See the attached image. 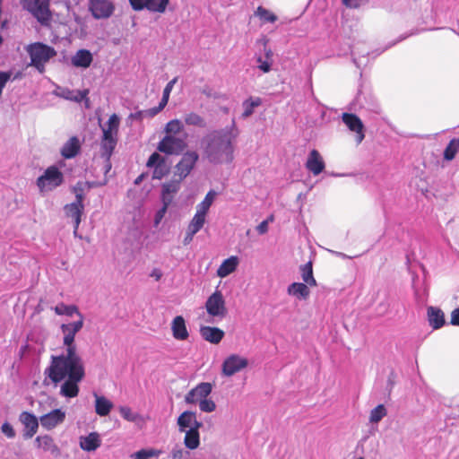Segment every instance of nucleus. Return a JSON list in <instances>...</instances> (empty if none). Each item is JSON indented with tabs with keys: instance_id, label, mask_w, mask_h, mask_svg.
Returning a JSON list of instances; mask_svg holds the SVG:
<instances>
[{
	"instance_id": "nucleus-1",
	"label": "nucleus",
	"mask_w": 459,
	"mask_h": 459,
	"mask_svg": "<svg viewBox=\"0 0 459 459\" xmlns=\"http://www.w3.org/2000/svg\"><path fill=\"white\" fill-rule=\"evenodd\" d=\"M85 377V367L78 352L65 351L52 355L49 365L44 369L43 385H60L59 394L65 398H74L79 394V383Z\"/></svg>"
},
{
	"instance_id": "nucleus-2",
	"label": "nucleus",
	"mask_w": 459,
	"mask_h": 459,
	"mask_svg": "<svg viewBox=\"0 0 459 459\" xmlns=\"http://www.w3.org/2000/svg\"><path fill=\"white\" fill-rule=\"evenodd\" d=\"M238 134V131L235 125L230 128L213 130L207 134L203 139V143L204 152L208 160L215 164L231 162Z\"/></svg>"
},
{
	"instance_id": "nucleus-3",
	"label": "nucleus",
	"mask_w": 459,
	"mask_h": 459,
	"mask_svg": "<svg viewBox=\"0 0 459 459\" xmlns=\"http://www.w3.org/2000/svg\"><path fill=\"white\" fill-rule=\"evenodd\" d=\"M26 51L30 57V65L36 67L39 73H43L45 71V65L56 56V51L54 48L41 42L28 45Z\"/></svg>"
},
{
	"instance_id": "nucleus-4",
	"label": "nucleus",
	"mask_w": 459,
	"mask_h": 459,
	"mask_svg": "<svg viewBox=\"0 0 459 459\" xmlns=\"http://www.w3.org/2000/svg\"><path fill=\"white\" fill-rule=\"evenodd\" d=\"M22 7L30 12L43 26H48L52 19L49 0H20Z\"/></svg>"
},
{
	"instance_id": "nucleus-5",
	"label": "nucleus",
	"mask_w": 459,
	"mask_h": 459,
	"mask_svg": "<svg viewBox=\"0 0 459 459\" xmlns=\"http://www.w3.org/2000/svg\"><path fill=\"white\" fill-rule=\"evenodd\" d=\"M74 192L75 194V201L66 204L65 206V212L66 215L72 218L74 221V233L76 235L78 231L79 225L81 223L82 214L84 210L83 205V183L78 182L74 187Z\"/></svg>"
},
{
	"instance_id": "nucleus-6",
	"label": "nucleus",
	"mask_w": 459,
	"mask_h": 459,
	"mask_svg": "<svg viewBox=\"0 0 459 459\" xmlns=\"http://www.w3.org/2000/svg\"><path fill=\"white\" fill-rule=\"evenodd\" d=\"M84 317L81 316L77 321L68 324H63L60 326L64 335L63 344L65 346V351L78 352L75 344V335L82 328Z\"/></svg>"
},
{
	"instance_id": "nucleus-7",
	"label": "nucleus",
	"mask_w": 459,
	"mask_h": 459,
	"mask_svg": "<svg viewBox=\"0 0 459 459\" xmlns=\"http://www.w3.org/2000/svg\"><path fill=\"white\" fill-rule=\"evenodd\" d=\"M63 181V173L56 166H50L45 170L43 175L38 178L37 186L40 192H43L59 186Z\"/></svg>"
},
{
	"instance_id": "nucleus-8",
	"label": "nucleus",
	"mask_w": 459,
	"mask_h": 459,
	"mask_svg": "<svg viewBox=\"0 0 459 459\" xmlns=\"http://www.w3.org/2000/svg\"><path fill=\"white\" fill-rule=\"evenodd\" d=\"M205 309L207 314L212 317L222 319L227 316L228 308L221 290H216L208 297L205 302Z\"/></svg>"
},
{
	"instance_id": "nucleus-9",
	"label": "nucleus",
	"mask_w": 459,
	"mask_h": 459,
	"mask_svg": "<svg viewBox=\"0 0 459 459\" xmlns=\"http://www.w3.org/2000/svg\"><path fill=\"white\" fill-rule=\"evenodd\" d=\"M186 147L187 143L185 139L168 134L159 142L157 149L167 155H179Z\"/></svg>"
},
{
	"instance_id": "nucleus-10",
	"label": "nucleus",
	"mask_w": 459,
	"mask_h": 459,
	"mask_svg": "<svg viewBox=\"0 0 459 459\" xmlns=\"http://www.w3.org/2000/svg\"><path fill=\"white\" fill-rule=\"evenodd\" d=\"M198 160L199 155L195 151L186 152L174 168V178L184 180L194 169Z\"/></svg>"
},
{
	"instance_id": "nucleus-11",
	"label": "nucleus",
	"mask_w": 459,
	"mask_h": 459,
	"mask_svg": "<svg viewBox=\"0 0 459 459\" xmlns=\"http://www.w3.org/2000/svg\"><path fill=\"white\" fill-rule=\"evenodd\" d=\"M342 120L350 131L355 133V142L357 144L362 143L365 138V126L361 119L355 114L343 113Z\"/></svg>"
},
{
	"instance_id": "nucleus-12",
	"label": "nucleus",
	"mask_w": 459,
	"mask_h": 459,
	"mask_svg": "<svg viewBox=\"0 0 459 459\" xmlns=\"http://www.w3.org/2000/svg\"><path fill=\"white\" fill-rule=\"evenodd\" d=\"M248 365V360L240 357L237 354H232L225 359L222 363V373L227 377H231L240 370L247 368Z\"/></svg>"
},
{
	"instance_id": "nucleus-13",
	"label": "nucleus",
	"mask_w": 459,
	"mask_h": 459,
	"mask_svg": "<svg viewBox=\"0 0 459 459\" xmlns=\"http://www.w3.org/2000/svg\"><path fill=\"white\" fill-rule=\"evenodd\" d=\"M212 390V386L210 383H200L186 394L185 402L187 404H199L203 400L210 395Z\"/></svg>"
},
{
	"instance_id": "nucleus-14",
	"label": "nucleus",
	"mask_w": 459,
	"mask_h": 459,
	"mask_svg": "<svg viewBox=\"0 0 459 459\" xmlns=\"http://www.w3.org/2000/svg\"><path fill=\"white\" fill-rule=\"evenodd\" d=\"M89 8L95 19H107L114 12V4L109 0H89Z\"/></svg>"
},
{
	"instance_id": "nucleus-15",
	"label": "nucleus",
	"mask_w": 459,
	"mask_h": 459,
	"mask_svg": "<svg viewBox=\"0 0 459 459\" xmlns=\"http://www.w3.org/2000/svg\"><path fill=\"white\" fill-rule=\"evenodd\" d=\"M19 420L23 425V433L22 437L25 439L31 438L38 431L39 429V418L38 419L34 414L29 411H22L19 415Z\"/></svg>"
},
{
	"instance_id": "nucleus-16",
	"label": "nucleus",
	"mask_w": 459,
	"mask_h": 459,
	"mask_svg": "<svg viewBox=\"0 0 459 459\" xmlns=\"http://www.w3.org/2000/svg\"><path fill=\"white\" fill-rule=\"evenodd\" d=\"M65 420V412L61 409H55L39 416V422L43 429L51 430Z\"/></svg>"
},
{
	"instance_id": "nucleus-17",
	"label": "nucleus",
	"mask_w": 459,
	"mask_h": 459,
	"mask_svg": "<svg viewBox=\"0 0 459 459\" xmlns=\"http://www.w3.org/2000/svg\"><path fill=\"white\" fill-rule=\"evenodd\" d=\"M306 168L315 176H317L324 171L325 164L317 150L314 149L309 152L306 162Z\"/></svg>"
},
{
	"instance_id": "nucleus-18",
	"label": "nucleus",
	"mask_w": 459,
	"mask_h": 459,
	"mask_svg": "<svg viewBox=\"0 0 459 459\" xmlns=\"http://www.w3.org/2000/svg\"><path fill=\"white\" fill-rule=\"evenodd\" d=\"M146 166L149 168L154 167L153 178L160 179L168 172L165 165V160L158 152H153L149 157Z\"/></svg>"
},
{
	"instance_id": "nucleus-19",
	"label": "nucleus",
	"mask_w": 459,
	"mask_h": 459,
	"mask_svg": "<svg viewBox=\"0 0 459 459\" xmlns=\"http://www.w3.org/2000/svg\"><path fill=\"white\" fill-rule=\"evenodd\" d=\"M35 445L37 448L44 452H48L56 457L60 455L59 447L55 443L54 439L48 435L37 437L35 438Z\"/></svg>"
},
{
	"instance_id": "nucleus-20",
	"label": "nucleus",
	"mask_w": 459,
	"mask_h": 459,
	"mask_svg": "<svg viewBox=\"0 0 459 459\" xmlns=\"http://www.w3.org/2000/svg\"><path fill=\"white\" fill-rule=\"evenodd\" d=\"M183 180H179L178 178H173L172 180L166 182L162 185L161 191V202L166 203L169 200V204H171L174 199V195L180 189V184Z\"/></svg>"
},
{
	"instance_id": "nucleus-21",
	"label": "nucleus",
	"mask_w": 459,
	"mask_h": 459,
	"mask_svg": "<svg viewBox=\"0 0 459 459\" xmlns=\"http://www.w3.org/2000/svg\"><path fill=\"white\" fill-rule=\"evenodd\" d=\"M200 334L206 342L218 344L223 339L225 333L223 330L215 326H201Z\"/></svg>"
},
{
	"instance_id": "nucleus-22",
	"label": "nucleus",
	"mask_w": 459,
	"mask_h": 459,
	"mask_svg": "<svg viewBox=\"0 0 459 459\" xmlns=\"http://www.w3.org/2000/svg\"><path fill=\"white\" fill-rule=\"evenodd\" d=\"M172 335L176 340L185 341L189 337L186 321L182 316L174 317L171 323Z\"/></svg>"
},
{
	"instance_id": "nucleus-23",
	"label": "nucleus",
	"mask_w": 459,
	"mask_h": 459,
	"mask_svg": "<svg viewBox=\"0 0 459 459\" xmlns=\"http://www.w3.org/2000/svg\"><path fill=\"white\" fill-rule=\"evenodd\" d=\"M203 426V423H196L195 427H191L188 430H186L184 437V445L190 450L196 449L200 445V434L199 429Z\"/></svg>"
},
{
	"instance_id": "nucleus-24",
	"label": "nucleus",
	"mask_w": 459,
	"mask_h": 459,
	"mask_svg": "<svg viewBox=\"0 0 459 459\" xmlns=\"http://www.w3.org/2000/svg\"><path fill=\"white\" fill-rule=\"evenodd\" d=\"M119 127V117L117 114L109 117L108 124L102 128L103 135L101 140H117V133Z\"/></svg>"
},
{
	"instance_id": "nucleus-25",
	"label": "nucleus",
	"mask_w": 459,
	"mask_h": 459,
	"mask_svg": "<svg viewBox=\"0 0 459 459\" xmlns=\"http://www.w3.org/2000/svg\"><path fill=\"white\" fill-rule=\"evenodd\" d=\"M196 423L202 422L197 420L195 412L191 411H185L182 412L177 420L178 430L180 432H185L187 428L190 429L191 427H195Z\"/></svg>"
},
{
	"instance_id": "nucleus-26",
	"label": "nucleus",
	"mask_w": 459,
	"mask_h": 459,
	"mask_svg": "<svg viewBox=\"0 0 459 459\" xmlns=\"http://www.w3.org/2000/svg\"><path fill=\"white\" fill-rule=\"evenodd\" d=\"M100 445L101 439L97 432H91L86 437H80V447L84 451H95Z\"/></svg>"
},
{
	"instance_id": "nucleus-27",
	"label": "nucleus",
	"mask_w": 459,
	"mask_h": 459,
	"mask_svg": "<svg viewBox=\"0 0 459 459\" xmlns=\"http://www.w3.org/2000/svg\"><path fill=\"white\" fill-rule=\"evenodd\" d=\"M117 140H101L100 149L101 157L105 160V172L108 173L111 169L110 158L116 148Z\"/></svg>"
},
{
	"instance_id": "nucleus-28",
	"label": "nucleus",
	"mask_w": 459,
	"mask_h": 459,
	"mask_svg": "<svg viewBox=\"0 0 459 459\" xmlns=\"http://www.w3.org/2000/svg\"><path fill=\"white\" fill-rule=\"evenodd\" d=\"M81 150V143L77 136H72L62 147L61 155L65 159L75 157Z\"/></svg>"
},
{
	"instance_id": "nucleus-29",
	"label": "nucleus",
	"mask_w": 459,
	"mask_h": 459,
	"mask_svg": "<svg viewBox=\"0 0 459 459\" xmlns=\"http://www.w3.org/2000/svg\"><path fill=\"white\" fill-rule=\"evenodd\" d=\"M428 320L433 329H439L445 325V314L439 307L428 308Z\"/></svg>"
},
{
	"instance_id": "nucleus-30",
	"label": "nucleus",
	"mask_w": 459,
	"mask_h": 459,
	"mask_svg": "<svg viewBox=\"0 0 459 459\" xmlns=\"http://www.w3.org/2000/svg\"><path fill=\"white\" fill-rule=\"evenodd\" d=\"M238 264L239 260L238 257L236 255H232L225 259L219 266L217 270V275L221 278L227 277L228 275L236 271Z\"/></svg>"
},
{
	"instance_id": "nucleus-31",
	"label": "nucleus",
	"mask_w": 459,
	"mask_h": 459,
	"mask_svg": "<svg viewBox=\"0 0 459 459\" xmlns=\"http://www.w3.org/2000/svg\"><path fill=\"white\" fill-rule=\"evenodd\" d=\"M92 63V55L87 49H80L72 57V64L75 67L87 68Z\"/></svg>"
},
{
	"instance_id": "nucleus-32",
	"label": "nucleus",
	"mask_w": 459,
	"mask_h": 459,
	"mask_svg": "<svg viewBox=\"0 0 459 459\" xmlns=\"http://www.w3.org/2000/svg\"><path fill=\"white\" fill-rule=\"evenodd\" d=\"M288 293L299 299H307L309 297L310 290L307 283L293 282L288 287Z\"/></svg>"
},
{
	"instance_id": "nucleus-33",
	"label": "nucleus",
	"mask_w": 459,
	"mask_h": 459,
	"mask_svg": "<svg viewBox=\"0 0 459 459\" xmlns=\"http://www.w3.org/2000/svg\"><path fill=\"white\" fill-rule=\"evenodd\" d=\"M95 411L99 416L104 417L109 414L113 403L104 396L95 394Z\"/></svg>"
},
{
	"instance_id": "nucleus-34",
	"label": "nucleus",
	"mask_w": 459,
	"mask_h": 459,
	"mask_svg": "<svg viewBox=\"0 0 459 459\" xmlns=\"http://www.w3.org/2000/svg\"><path fill=\"white\" fill-rule=\"evenodd\" d=\"M300 273L301 278L305 283L311 287L316 286L317 283L313 275V264L311 261L300 266Z\"/></svg>"
},
{
	"instance_id": "nucleus-35",
	"label": "nucleus",
	"mask_w": 459,
	"mask_h": 459,
	"mask_svg": "<svg viewBox=\"0 0 459 459\" xmlns=\"http://www.w3.org/2000/svg\"><path fill=\"white\" fill-rule=\"evenodd\" d=\"M184 122L187 126L205 128L207 126L206 120L201 115L195 112H189L184 117Z\"/></svg>"
},
{
	"instance_id": "nucleus-36",
	"label": "nucleus",
	"mask_w": 459,
	"mask_h": 459,
	"mask_svg": "<svg viewBox=\"0 0 459 459\" xmlns=\"http://www.w3.org/2000/svg\"><path fill=\"white\" fill-rule=\"evenodd\" d=\"M54 310L57 315H66L72 316L74 314H76L79 318H81V316H83L75 305L68 306L64 303H59L55 307Z\"/></svg>"
},
{
	"instance_id": "nucleus-37",
	"label": "nucleus",
	"mask_w": 459,
	"mask_h": 459,
	"mask_svg": "<svg viewBox=\"0 0 459 459\" xmlns=\"http://www.w3.org/2000/svg\"><path fill=\"white\" fill-rule=\"evenodd\" d=\"M262 104V100L259 97L249 98L243 102L244 112L242 117L247 118L254 113V108Z\"/></svg>"
},
{
	"instance_id": "nucleus-38",
	"label": "nucleus",
	"mask_w": 459,
	"mask_h": 459,
	"mask_svg": "<svg viewBox=\"0 0 459 459\" xmlns=\"http://www.w3.org/2000/svg\"><path fill=\"white\" fill-rule=\"evenodd\" d=\"M459 151V137L452 139L444 151V160H452Z\"/></svg>"
},
{
	"instance_id": "nucleus-39",
	"label": "nucleus",
	"mask_w": 459,
	"mask_h": 459,
	"mask_svg": "<svg viewBox=\"0 0 459 459\" xmlns=\"http://www.w3.org/2000/svg\"><path fill=\"white\" fill-rule=\"evenodd\" d=\"M205 218V214L196 212L192 221L188 224L187 229L196 234L204 225Z\"/></svg>"
},
{
	"instance_id": "nucleus-40",
	"label": "nucleus",
	"mask_w": 459,
	"mask_h": 459,
	"mask_svg": "<svg viewBox=\"0 0 459 459\" xmlns=\"http://www.w3.org/2000/svg\"><path fill=\"white\" fill-rule=\"evenodd\" d=\"M215 195H216V193L213 190H210L206 194L204 199L197 205L196 212L206 215L211 205L213 203Z\"/></svg>"
},
{
	"instance_id": "nucleus-41",
	"label": "nucleus",
	"mask_w": 459,
	"mask_h": 459,
	"mask_svg": "<svg viewBox=\"0 0 459 459\" xmlns=\"http://www.w3.org/2000/svg\"><path fill=\"white\" fill-rule=\"evenodd\" d=\"M169 0H147V10L153 13H163Z\"/></svg>"
},
{
	"instance_id": "nucleus-42",
	"label": "nucleus",
	"mask_w": 459,
	"mask_h": 459,
	"mask_svg": "<svg viewBox=\"0 0 459 459\" xmlns=\"http://www.w3.org/2000/svg\"><path fill=\"white\" fill-rule=\"evenodd\" d=\"M184 129V126L179 119H172L165 126L166 135H177Z\"/></svg>"
},
{
	"instance_id": "nucleus-43",
	"label": "nucleus",
	"mask_w": 459,
	"mask_h": 459,
	"mask_svg": "<svg viewBox=\"0 0 459 459\" xmlns=\"http://www.w3.org/2000/svg\"><path fill=\"white\" fill-rule=\"evenodd\" d=\"M255 15L260 18L264 22H274L277 21V16L270 12L269 10L264 8L263 6H258L255 11Z\"/></svg>"
},
{
	"instance_id": "nucleus-44",
	"label": "nucleus",
	"mask_w": 459,
	"mask_h": 459,
	"mask_svg": "<svg viewBox=\"0 0 459 459\" xmlns=\"http://www.w3.org/2000/svg\"><path fill=\"white\" fill-rule=\"evenodd\" d=\"M161 454L160 450L157 449H141L134 454V459H149L151 457H159Z\"/></svg>"
},
{
	"instance_id": "nucleus-45",
	"label": "nucleus",
	"mask_w": 459,
	"mask_h": 459,
	"mask_svg": "<svg viewBox=\"0 0 459 459\" xmlns=\"http://www.w3.org/2000/svg\"><path fill=\"white\" fill-rule=\"evenodd\" d=\"M386 415V409L383 404L377 405L374 408L369 416V420L372 423L379 422Z\"/></svg>"
},
{
	"instance_id": "nucleus-46",
	"label": "nucleus",
	"mask_w": 459,
	"mask_h": 459,
	"mask_svg": "<svg viewBox=\"0 0 459 459\" xmlns=\"http://www.w3.org/2000/svg\"><path fill=\"white\" fill-rule=\"evenodd\" d=\"M118 411L120 415L127 421L134 422L140 419V415L133 412L128 406H120Z\"/></svg>"
},
{
	"instance_id": "nucleus-47",
	"label": "nucleus",
	"mask_w": 459,
	"mask_h": 459,
	"mask_svg": "<svg viewBox=\"0 0 459 459\" xmlns=\"http://www.w3.org/2000/svg\"><path fill=\"white\" fill-rule=\"evenodd\" d=\"M199 408L204 412H212L216 409V404L212 399L206 397L199 403Z\"/></svg>"
},
{
	"instance_id": "nucleus-48",
	"label": "nucleus",
	"mask_w": 459,
	"mask_h": 459,
	"mask_svg": "<svg viewBox=\"0 0 459 459\" xmlns=\"http://www.w3.org/2000/svg\"><path fill=\"white\" fill-rule=\"evenodd\" d=\"M169 205V200L166 203H162V207L155 214L154 226H158L160 223Z\"/></svg>"
},
{
	"instance_id": "nucleus-49",
	"label": "nucleus",
	"mask_w": 459,
	"mask_h": 459,
	"mask_svg": "<svg viewBox=\"0 0 459 459\" xmlns=\"http://www.w3.org/2000/svg\"><path fill=\"white\" fill-rule=\"evenodd\" d=\"M256 62L258 63V68L264 73H269L272 68V62L266 59H263L262 56H258L256 58Z\"/></svg>"
},
{
	"instance_id": "nucleus-50",
	"label": "nucleus",
	"mask_w": 459,
	"mask_h": 459,
	"mask_svg": "<svg viewBox=\"0 0 459 459\" xmlns=\"http://www.w3.org/2000/svg\"><path fill=\"white\" fill-rule=\"evenodd\" d=\"M129 3L134 11L147 9V0H129Z\"/></svg>"
},
{
	"instance_id": "nucleus-51",
	"label": "nucleus",
	"mask_w": 459,
	"mask_h": 459,
	"mask_svg": "<svg viewBox=\"0 0 459 459\" xmlns=\"http://www.w3.org/2000/svg\"><path fill=\"white\" fill-rule=\"evenodd\" d=\"M1 430L9 438H13L15 437V431H14L13 426L8 422H4L2 425Z\"/></svg>"
},
{
	"instance_id": "nucleus-52",
	"label": "nucleus",
	"mask_w": 459,
	"mask_h": 459,
	"mask_svg": "<svg viewBox=\"0 0 459 459\" xmlns=\"http://www.w3.org/2000/svg\"><path fill=\"white\" fill-rule=\"evenodd\" d=\"M89 90L77 91H75V97L74 98V101L82 102V100H86V103L89 102L88 99Z\"/></svg>"
},
{
	"instance_id": "nucleus-53",
	"label": "nucleus",
	"mask_w": 459,
	"mask_h": 459,
	"mask_svg": "<svg viewBox=\"0 0 459 459\" xmlns=\"http://www.w3.org/2000/svg\"><path fill=\"white\" fill-rule=\"evenodd\" d=\"M267 43H268V39H264V51L265 59L268 61H271L273 63V53L272 49L267 47Z\"/></svg>"
},
{
	"instance_id": "nucleus-54",
	"label": "nucleus",
	"mask_w": 459,
	"mask_h": 459,
	"mask_svg": "<svg viewBox=\"0 0 459 459\" xmlns=\"http://www.w3.org/2000/svg\"><path fill=\"white\" fill-rule=\"evenodd\" d=\"M450 324L459 326V307L454 309L451 313Z\"/></svg>"
},
{
	"instance_id": "nucleus-55",
	"label": "nucleus",
	"mask_w": 459,
	"mask_h": 459,
	"mask_svg": "<svg viewBox=\"0 0 459 459\" xmlns=\"http://www.w3.org/2000/svg\"><path fill=\"white\" fill-rule=\"evenodd\" d=\"M176 82H177V78H174L173 80L169 82L163 90L162 95L169 98V94H170L172 88H173L174 84L176 83Z\"/></svg>"
},
{
	"instance_id": "nucleus-56",
	"label": "nucleus",
	"mask_w": 459,
	"mask_h": 459,
	"mask_svg": "<svg viewBox=\"0 0 459 459\" xmlns=\"http://www.w3.org/2000/svg\"><path fill=\"white\" fill-rule=\"evenodd\" d=\"M256 230L259 234H264L268 231V220L263 221L257 227Z\"/></svg>"
},
{
	"instance_id": "nucleus-57",
	"label": "nucleus",
	"mask_w": 459,
	"mask_h": 459,
	"mask_svg": "<svg viewBox=\"0 0 459 459\" xmlns=\"http://www.w3.org/2000/svg\"><path fill=\"white\" fill-rule=\"evenodd\" d=\"M195 235V233L192 232L191 230H189L187 229L186 237L183 240L184 245H188L193 240V238Z\"/></svg>"
},
{
	"instance_id": "nucleus-58",
	"label": "nucleus",
	"mask_w": 459,
	"mask_h": 459,
	"mask_svg": "<svg viewBox=\"0 0 459 459\" xmlns=\"http://www.w3.org/2000/svg\"><path fill=\"white\" fill-rule=\"evenodd\" d=\"M63 96L64 98H65L66 100H74V98L75 97V91H70V90H66L63 92Z\"/></svg>"
},
{
	"instance_id": "nucleus-59",
	"label": "nucleus",
	"mask_w": 459,
	"mask_h": 459,
	"mask_svg": "<svg viewBox=\"0 0 459 459\" xmlns=\"http://www.w3.org/2000/svg\"><path fill=\"white\" fill-rule=\"evenodd\" d=\"M162 109H160L159 108V106L157 107H154V108H150L149 110H147L149 116L151 117H154L156 116L159 112H160Z\"/></svg>"
},
{
	"instance_id": "nucleus-60",
	"label": "nucleus",
	"mask_w": 459,
	"mask_h": 459,
	"mask_svg": "<svg viewBox=\"0 0 459 459\" xmlns=\"http://www.w3.org/2000/svg\"><path fill=\"white\" fill-rule=\"evenodd\" d=\"M169 99V98L162 95L161 100H160V102L159 104V108L160 109H163L166 107V105L168 104Z\"/></svg>"
},
{
	"instance_id": "nucleus-61",
	"label": "nucleus",
	"mask_w": 459,
	"mask_h": 459,
	"mask_svg": "<svg viewBox=\"0 0 459 459\" xmlns=\"http://www.w3.org/2000/svg\"><path fill=\"white\" fill-rule=\"evenodd\" d=\"M182 455H183V452L180 449L179 450H174L172 452V458L173 459H181Z\"/></svg>"
},
{
	"instance_id": "nucleus-62",
	"label": "nucleus",
	"mask_w": 459,
	"mask_h": 459,
	"mask_svg": "<svg viewBox=\"0 0 459 459\" xmlns=\"http://www.w3.org/2000/svg\"><path fill=\"white\" fill-rule=\"evenodd\" d=\"M142 179H143V175L139 176V177L135 179L134 184H136V185H137V184H139V183L142 181Z\"/></svg>"
},
{
	"instance_id": "nucleus-63",
	"label": "nucleus",
	"mask_w": 459,
	"mask_h": 459,
	"mask_svg": "<svg viewBox=\"0 0 459 459\" xmlns=\"http://www.w3.org/2000/svg\"><path fill=\"white\" fill-rule=\"evenodd\" d=\"M153 275H155L156 280H159L161 276V274L160 273H153Z\"/></svg>"
},
{
	"instance_id": "nucleus-64",
	"label": "nucleus",
	"mask_w": 459,
	"mask_h": 459,
	"mask_svg": "<svg viewBox=\"0 0 459 459\" xmlns=\"http://www.w3.org/2000/svg\"><path fill=\"white\" fill-rule=\"evenodd\" d=\"M267 220H268V222H269V221H273V215H271Z\"/></svg>"
}]
</instances>
